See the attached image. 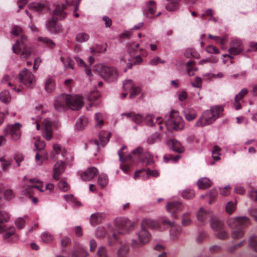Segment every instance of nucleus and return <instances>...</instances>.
Listing matches in <instances>:
<instances>
[{
  "mask_svg": "<svg viewBox=\"0 0 257 257\" xmlns=\"http://www.w3.org/2000/svg\"><path fill=\"white\" fill-rule=\"evenodd\" d=\"M214 214L209 210H205L203 208L200 207L197 214V219L202 224H205L208 220H210Z\"/></svg>",
  "mask_w": 257,
  "mask_h": 257,
  "instance_id": "13",
  "label": "nucleus"
},
{
  "mask_svg": "<svg viewBox=\"0 0 257 257\" xmlns=\"http://www.w3.org/2000/svg\"><path fill=\"white\" fill-rule=\"evenodd\" d=\"M61 154L62 156L64 157L66 156V150L62 148L60 145L59 144H54L53 145V150L51 153V159H54L55 155Z\"/></svg>",
  "mask_w": 257,
  "mask_h": 257,
  "instance_id": "26",
  "label": "nucleus"
},
{
  "mask_svg": "<svg viewBox=\"0 0 257 257\" xmlns=\"http://www.w3.org/2000/svg\"><path fill=\"white\" fill-rule=\"evenodd\" d=\"M105 230L102 226H98L95 231V236L97 238H102L105 234Z\"/></svg>",
  "mask_w": 257,
  "mask_h": 257,
  "instance_id": "60",
  "label": "nucleus"
},
{
  "mask_svg": "<svg viewBox=\"0 0 257 257\" xmlns=\"http://www.w3.org/2000/svg\"><path fill=\"white\" fill-rule=\"evenodd\" d=\"M144 119V116L141 114H134L133 116L132 120L136 123H140L142 122Z\"/></svg>",
  "mask_w": 257,
  "mask_h": 257,
  "instance_id": "64",
  "label": "nucleus"
},
{
  "mask_svg": "<svg viewBox=\"0 0 257 257\" xmlns=\"http://www.w3.org/2000/svg\"><path fill=\"white\" fill-rule=\"evenodd\" d=\"M105 217V214L102 212H96L92 214L90 218V222L91 225H94L100 222Z\"/></svg>",
  "mask_w": 257,
  "mask_h": 257,
  "instance_id": "28",
  "label": "nucleus"
},
{
  "mask_svg": "<svg viewBox=\"0 0 257 257\" xmlns=\"http://www.w3.org/2000/svg\"><path fill=\"white\" fill-rule=\"evenodd\" d=\"M30 184H28L24 186V190L22 191V194L31 197L34 194L35 190L37 189L41 192H44V190L42 189L43 182L36 179H31L29 180Z\"/></svg>",
  "mask_w": 257,
  "mask_h": 257,
  "instance_id": "9",
  "label": "nucleus"
},
{
  "mask_svg": "<svg viewBox=\"0 0 257 257\" xmlns=\"http://www.w3.org/2000/svg\"><path fill=\"white\" fill-rule=\"evenodd\" d=\"M135 86L134 82L131 79L125 80L123 82V88L125 91L131 90Z\"/></svg>",
  "mask_w": 257,
  "mask_h": 257,
  "instance_id": "49",
  "label": "nucleus"
},
{
  "mask_svg": "<svg viewBox=\"0 0 257 257\" xmlns=\"http://www.w3.org/2000/svg\"><path fill=\"white\" fill-rule=\"evenodd\" d=\"M241 45L242 42L240 40L233 38L230 42V47L228 50L229 53L231 55H236L241 53L243 51Z\"/></svg>",
  "mask_w": 257,
  "mask_h": 257,
  "instance_id": "14",
  "label": "nucleus"
},
{
  "mask_svg": "<svg viewBox=\"0 0 257 257\" xmlns=\"http://www.w3.org/2000/svg\"><path fill=\"white\" fill-rule=\"evenodd\" d=\"M55 87L56 84L54 79L50 77H47L44 82V87L47 92H52L55 90Z\"/></svg>",
  "mask_w": 257,
  "mask_h": 257,
  "instance_id": "27",
  "label": "nucleus"
},
{
  "mask_svg": "<svg viewBox=\"0 0 257 257\" xmlns=\"http://www.w3.org/2000/svg\"><path fill=\"white\" fill-rule=\"evenodd\" d=\"M95 120L96 121L95 127H100L101 126L104 122L102 114L96 113L95 114Z\"/></svg>",
  "mask_w": 257,
  "mask_h": 257,
  "instance_id": "51",
  "label": "nucleus"
},
{
  "mask_svg": "<svg viewBox=\"0 0 257 257\" xmlns=\"http://www.w3.org/2000/svg\"><path fill=\"white\" fill-rule=\"evenodd\" d=\"M130 158L139 160L146 166L152 165L154 162L153 155L141 147H138L132 151Z\"/></svg>",
  "mask_w": 257,
  "mask_h": 257,
  "instance_id": "5",
  "label": "nucleus"
},
{
  "mask_svg": "<svg viewBox=\"0 0 257 257\" xmlns=\"http://www.w3.org/2000/svg\"><path fill=\"white\" fill-rule=\"evenodd\" d=\"M135 223L126 218H120L115 222V229L119 234H123L128 233L133 229Z\"/></svg>",
  "mask_w": 257,
  "mask_h": 257,
  "instance_id": "10",
  "label": "nucleus"
},
{
  "mask_svg": "<svg viewBox=\"0 0 257 257\" xmlns=\"http://www.w3.org/2000/svg\"><path fill=\"white\" fill-rule=\"evenodd\" d=\"M14 53L19 55L23 59H28L31 55V48L28 45L27 37L22 35L12 47Z\"/></svg>",
  "mask_w": 257,
  "mask_h": 257,
  "instance_id": "3",
  "label": "nucleus"
},
{
  "mask_svg": "<svg viewBox=\"0 0 257 257\" xmlns=\"http://www.w3.org/2000/svg\"><path fill=\"white\" fill-rule=\"evenodd\" d=\"M166 125L169 130L180 131L184 127V122L177 111L172 110L170 117L166 122Z\"/></svg>",
  "mask_w": 257,
  "mask_h": 257,
  "instance_id": "6",
  "label": "nucleus"
},
{
  "mask_svg": "<svg viewBox=\"0 0 257 257\" xmlns=\"http://www.w3.org/2000/svg\"><path fill=\"white\" fill-rule=\"evenodd\" d=\"M18 80L21 85L27 88L33 87L36 82L35 75L26 68H24L19 72Z\"/></svg>",
  "mask_w": 257,
  "mask_h": 257,
  "instance_id": "7",
  "label": "nucleus"
},
{
  "mask_svg": "<svg viewBox=\"0 0 257 257\" xmlns=\"http://www.w3.org/2000/svg\"><path fill=\"white\" fill-rule=\"evenodd\" d=\"M167 144L170 149L174 151L181 153L184 152V147L177 140L171 139L167 142Z\"/></svg>",
  "mask_w": 257,
  "mask_h": 257,
  "instance_id": "21",
  "label": "nucleus"
},
{
  "mask_svg": "<svg viewBox=\"0 0 257 257\" xmlns=\"http://www.w3.org/2000/svg\"><path fill=\"white\" fill-rule=\"evenodd\" d=\"M88 120L87 117L82 116L77 119L75 126L76 128L78 130H82L87 125Z\"/></svg>",
  "mask_w": 257,
  "mask_h": 257,
  "instance_id": "33",
  "label": "nucleus"
},
{
  "mask_svg": "<svg viewBox=\"0 0 257 257\" xmlns=\"http://www.w3.org/2000/svg\"><path fill=\"white\" fill-rule=\"evenodd\" d=\"M169 4H167L165 8L168 11L173 12L178 9V3L180 0H167Z\"/></svg>",
  "mask_w": 257,
  "mask_h": 257,
  "instance_id": "35",
  "label": "nucleus"
},
{
  "mask_svg": "<svg viewBox=\"0 0 257 257\" xmlns=\"http://www.w3.org/2000/svg\"><path fill=\"white\" fill-rule=\"evenodd\" d=\"M59 189L63 192H66L69 189V186L68 183L65 181H61L58 184Z\"/></svg>",
  "mask_w": 257,
  "mask_h": 257,
  "instance_id": "61",
  "label": "nucleus"
},
{
  "mask_svg": "<svg viewBox=\"0 0 257 257\" xmlns=\"http://www.w3.org/2000/svg\"><path fill=\"white\" fill-rule=\"evenodd\" d=\"M223 111V107L221 106L211 107L210 109L204 111L196 121V125L198 127H203L212 123L220 116Z\"/></svg>",
  "mask_w": 257,
  "mask_h": 257,
  "instance_id": "2",
  "label": "nucleus"
},
{
  "mask_svg": "<svg viewBox=\"0 0 257 257\" xmlns=\"http://www.w3.org/2000/svg\"><path fill=\"white\" fill-rule=\"evenodd\" d=\"M65 163L62 161H58L53 166V178L56 180L65 171Z\"/></svg>",
  "mask_w": 257,
  "mask_h": 257,
  "instance_id": "18",
  "label": "nucleus"
},
{
  "mask_svg": "<svg viewBox=\"0 0 257 257\" xmlns=\"http://www.w3.org/2000/svg\"><path fill=\"white\" fill-rule=\"evenodd\" d=\"M99 95L96 92H93L91 93L88 96V99L90 101V106H97L99 104L100 101L99 99Z\"/></svg>",
  "mask_w": 257,
  "mask_h": 257,
  "instance_id": "32",
  "label": "nucleus"
},
{
  "mask_svg": "<svg viewBox=\"0 0 257 257\" xmlns=\"http://www.w3.org/2000/svg\"><path fill=\"white\" fill-rule=\"evenodd\" d=\"M137 238H133L131 242V247L138 249L148 244L151 240L152 235L150 232L141 224V228L136 233Z\"/></svg>",
  "mask_w": 257,
  "mask_h": 257,
  "instance_id": "4",
  "label": "nucleus"
},
{
  "mask_svg": "<svg viewBox=\"0 0 257 257\" xmlns=\"http://www.w3.org/2000/svg\"><path fill=\"white\" fill-rule=\"evenodd\" d=\"M65 200L74 205H80V202L77 201L72 194L65 195L64 196Z\"/></svg>",
  "mask_w": 257,
  "mask_h": 257,
  "instance_id": "54",
  "label": "nucleus"
},
{
  "mask_svg": "<svg viewBox=\"0 0 257 257\" xmlns=\"http://www.w3.org/2000/svg\"><path fill=\"white\" fill-rule=\"evenodd\" d=\"M0 162L1 163L2 170L4 171H6L9 166L11 165L10 162L6 159L5 156L0 158Z\"/></svg>",
  "mask_w": 257,
  "mask_h": 257,
  "instance_id": "53",
  "label": "nucleus"
},
{
  "mask_svg": "<svg viewBox=\"0 0 257 257\" xmlns=\"http://www.w3.org/2000/svg\"><path fill=\"white\" fill-rule=\"evenodd\" d=\"M154 116L152 114H147L145 118H144V120H145L148 125L153 126V125H155V123H154L153 121Z\"/></svg>",
  "mask_w": 257,
  "mask_h": 257,
  "instance_id": "63",
  "label": "nucleus"
},
{
  "mask_svg": "<svg viewBox=\"0 0 257 257\" xmlns=\"http://www.w3.org/2000/svg\"><path fill=\"white\" fill-rule=\"evenodd\" d=\"M181 233V227L175 223L170 229V236L172 240L178 239L180 234Z\"/></svg>",
  "mask_w": 257,
  "mask_h": 257,
  "instance_id": "25",
  "label": "nucleus"
},
{
  "mask_svg": "<svg viewBox=\"0 0 257 257\" xmlns=\"http://www.w3.org/2000/svg\"><path fill=\"white\" fill-rule=\"evenodd\" d=\"M11 99L9 92L4 90L0 93V100L2 102L7 103L10 102Z\"/></svg>",
  "mask_w": 257,
  "mask_h": 257,
  "instance_id": "44",
  "label": "nucleus"
},
{
  "mask_svg": "<svg viewBox=\"0 0 257 257\" xmlns=\"http://www.w3.org/2000/svg\"><path fill=\"white\" fill-rule=\"evenodd\" d=\"M89 36L87 33L80 32L78 33L75 37L76 41L80 43H84L88 40Z\"/></svg>",
  "mask_w": 257,
  "mask_h": 257,
  "instance_id": "39",
  "label": "nucleus"
},
{
  "mask_svg": "<svg viewBox=\"0 0 257 257\" xmlns=\"http://www.w3.org/2000/svg\"><path fill=\"white\" fill-rule=\"evenodd\" d=\"M212 182L211 180L206 177H203L198 180L197 185L199 188L201 189H206L211 186Z\"/></svg>",
  "mask_w": 257,
  "mask_h": 257,
  "instance_id": "30",
  "label": "nucleus"
},
{
  "mask_svg": "<svg viewBox=\"0 0 257 257\" xmlns=\"http://www.w3.org/2000/svg\"><path fill=\"white\" fill-rule=\"evenodd\" d=\"M220 149L217 146H214L213 150H212V155L213 158L215 161H218L220 160Z\"/></svg>",
  "mask_w": 257,
  "mask_h": 257,
  "instance_id": "55",
  "label": "nucleus"
},
{
  "mask_svg": "<svg viewBox=\"0 0 257 257\" xmlns=\"http://www.w3.org/2000/svg\"><path fill=\"white\" fill-rule=\"evenodd\" d=\"M226 223L229 228H244L249 224L250 220L246 216L230 217L227 220Z\"/></svg>",
  "mask_w": 257,
  "mask_h": 257,
  "instance_id": "12",
  "label": "nucleus"
},
{
  "mask_svg": "<svg viewBox=\"0 0 257 257\" xmlns=\"http://www.w3.org/2000/svg\"><path fill=\"white\" fill-rule=\"evenodd\" d=\"M182 197L186 199H190L195 196V192L193 190L187 189L181 192Z\"/></svg>",
  "mask_w": 257,
  "mask_h": 257,
  "instance_id": "42",
  "label": "nucleus"
},
{
  "mask_svg": "<svg viewBox=\"0 0 257 257\" xmlns=\"http://www.w3.org/2000/svg\"><path fill=\"white\" fill-rule=\"evenodd\" d=\"M235 203L232 201H229L226 205L225 208L227 213L231 214L235 209Z\"/></svg>",
  "mask_w": 257,
  "mask_h": 257,
  "instance_id": "57",
  "label": "nucleus"
},
{
  "mask_svg": "<svg viewBox=\"0 0 257 257\" xmlns=\"http://www.w3.org/2000/svg\"><path fill=\"white\" fill-rule=\"evenodd\" d=\"M65 5H63L62 6H57L53 11L52 18L56 21L64 19L66 16V14L63 11V9H65Z\"/></svg>",
  "mask_w": 257,
  "mask_h": 257,
  "instance_id": "23",
  "label": "nucleus"
},
{
  "mask_svg": "<svg viewBox=\"0 0 257 257\" xmlns=\"http://www.w3.org/2000/svg\"><path fill=\"white\" fill-rule=\"evenodd\" d=\"M35 111L36 115V118H32L33 119H36L35 123H36V128L39 130L40 126L38 122L44 116L46 111L43 108L42 106L40 105H37L35 108Z\"/></svg>",
  "mask_w": 257,
  "mask_h": 257,
  "instance_id": "22",
  "label": "nucleus"
},
{
  "mask_svg": "<svg viewBox=\"0 0 257 257\" xmlns=\"http://www.w3.org/2000/svg\"><path fill=\"white\" fill-rule=\"evenodd\" d=\"M97 182L101 188H103L106 186L108 183L107 176L103 174H100L98 178Z\"/></svg>",
  "mask_w": 257,
  "mask_h": 257,
  "instance_id": "41",
  "label": "nucleus"
},
{
  "mask_svg": "<svg viewBox=\"0 0 257 257\" xmlns=\"http://www.w3.org/2000/svg\"><path fill=\"white\" fill-rule=\"evenodd\" d=\"M141 224L145 228L149 227L152 230L163 231L164 228L161 226L160 222L157 220L151 219H144Z\"/></svg>",
  "mask_w": 257,
  "mask_h": 257,
  "instance_id": "16",
  "label": "nucleus"
},
{
  "mask_svg": "<svg viewBox=\"0 0 257 257\" xmlns=\"http://www.w3.org/2000/svg\"><path fill=\"white\" fill-rule=\"evenodd\" d=\"M38 41L52 48L55 46L54 42L47 37H40L38 38Z\"/></svg>",
  "mask_w": 257,
  "mask_h": 257,
  "instance_id": "48",
  "label": "nucleus"
},
{
  "mask_svg": "<svg viewBox=\"0 0 257 257\" xmlns=\"http://www.w3.org/2000/svg\"><path fill=\"white\" fill-rule=\"evenodd\" d=\"M97 173V170L95 167H89L81 173V178L84 181H89L92 179Z\"/></svg>",
  "mask_w": 257,
  "mask_h": 257,
  "instance_id": "20",
  "label": "nucleus"
},
{
  "mask_svg": "<svg viewBox=\"0 0 257 257\" xmlns=\"http://www.w3.org/2000/svg\"><path fill=\"white\" fill-rule=\"evenodd\" d=\"M184 114L186 119L188 121L194 120L197 116L196 111L192 109H188L185 110L184 111Z\"/></svg>",
  "mask_w": 257,
  "mask_h": 257,
  "instance_id": "38",
  "label": "nucleus"
},
{
  "mask_svg": "<svg viewBox=\"0 0 257 257\" xmlns=\"http://www.w3.org/2000/svg\"><path fill=\"white\" fill-rule=\"evenodd\" d=\"M128 251V246L126 244H122L118 248L117 255L118 257H123L125 255Z\"/></svg>",
  "mask_w": 257,
  "mask_h": 257,
  "instance_id": "46",
  "label": "nucleus"
},
{
  "mask_svg": "<svg viewBox=\"0 0 257 257\" xmlns=\"http://www.w3.org/2000/svg\"><path fill=\"white\" fill-rule=\"evenodd\" d=\"M232 229L231 236L233 239H239L243 237L244 231L243 228H230Z\"/></svg>",
  "mask_w": 257,
  "mask_h": 257,
  "instance_id": "31",
  "label": "nucleus"
},
{
  "mask_svg": "<svg viewBox=\"0 0 257 257\" xmlns=\"http://www.w3.org/2000/svg\"><path fill=\"white\" fill-rule=\"evenodd\" d=\"M83 105L81 97L78 95L62 94L55 99L54 106L56 110L63 111L69 108L73 110L80 109Z\"/></svg>",
  "mask_w": 257,
  "mask_h": 257,
  "instance_id": "1",
  "label": "nucleus"
},
{
  "mask_svg": "<svg viewBox=\"0 0 257 257\" xmlns=\"http://www.w3.org/2000/svg\"><path fill=\"white\" fill-rule=\"evenodd\" d=\"M100 75L104 80L108 82H112L117 80L119 74L114 67L102 66L100 69Z\"/></svg>",
  "mask_w": 257,
  "mask_h": 257,
  "instance_id": "11",
  "label": "nucleus"
},
{
  "mask_svg": "<svg viewBox=\"0 0 257 257\" xmlns=\"http://www.w3.org/2000/svg\"><path fill=\"white\" fill-rule=\"evenodd\" d=\"M156 10V4L155 2L150 1L146 4V8L144 10V15L147 19H152Z\"/></svg>",
  "mask_w": 257,
  "mask_h": 257,
  "instance_id": "19",
  "label": "nucleus"
},
{
  "mask_svg": "<svg viewBox=\"0 0 257 257\" xmlns=\"http://www.w3.org/2000/svg\"><path fill=\"white\" fill-rule=\"evenodd\" d=\"M61 61L65 69H73L74 62L69 57L61 58Z\"/></svg>",
  "mask_w": 257,
  "mask_h": 257,
  "instance_id": "40",
  "label": "nucleus"
},
{
  "mask_svg": "<svg viewBox=\"0 0 257 257\" xmlns=\"http://www.w3.org/2000/svg\"><path fill=\"white\" fill-rule=\"evenodd\" d=\"M206 51L209 54H219V50L213 45H208L206 48Z\"/></svg>",
  "mask_w": 257,
  "mask_h": 257,
  "instance_id": "62",
  "label": "nucleus"
},
{
  "mask_svg": "<svg viewBox=\"0 0 257 257\" xmlns=\"http://www.w3.org/2000/svg\"><path fill=\"white\" fill-rule=\"evenodd\" d=\"M190 213L189 212L184 213L182 215V224L183 226H188L192 223V220L190 217Z\"/></svg>",
  "mask_w": 257,
  "mask_h": 257,
  "instance_id": "47",
  "label": "nucleus"
},
{
  "mask_svg": "<svg viewBox=\"0 0 257 257\" xmlns=\"http://www.w3.org/2000/svg\"><path fill=\"white\" fill-rule=\"evenodd\" d=\"M183 207L182 204L178 201L169 202L166 206L167 210L173 215L182 211Z\"/></svg>",
  "mask_w": 257,
  "mask_h": 257,
  "instance_id": "17",
  "label": "nucleus"
},
{
  "mask_svg": "<svg viewBox=\"0 0 257 257\" xmlns=\"http://www.w3.org/2000/svg\"><path fill=\"white\" fill-rule=\"evenodd\" d=\"M248 245L252 249L257 252V236L250 237Z\"/></svg>",
  "mask_w": 257,
  "mask_h": 257,
  "instance_id": "50",
  "label": "nucleus"
},
{
  "mask_svg": "<svg viewBox=\"0 0 257 257\" xmlns=\"http://www.w3.org/2000/svg\"><path fill=\"white\" fill-rule=\"evenodd\" d=\"M96 254L97 257H108L107 249L104 246L98 247Z\"/></svg>",
  "mask_w": 257,
  "mask_h": 257,
  "instance_id": "52",
  "label": "nucleus"
},
{
  "mask_svg": "<svg viewBox=\"0 0 257 257\" xmlns=\"http://www.w3.org/2000/svg\"><path fill=\"white\" fill-rule=\"evenodd\" d=\"M45 5L40 3H32L30 4L29 8L35 11H40L43 10Z\"/></svg>",
  "mask_w": 257,
  "mask_h": 257,
  "instance_id": "59",
  "label": "nucleus"
},
{
  "mask_svg": "<svg viewBox=\"0 0 257 257\" xmlns=\"http://www.w3.org/2000/svg\"><path fill=\"white\" fill-rule=\"evenodd\" d=\"M117 235L115 233H111L108 235V244L110 246L114 244L115 242L117 239Z\"/></svg>",
  "mask_w": 257,
  "mask_h": 257,
  "instance_id": "58",
  "label": "nucleus"
},
{
  "mask_svg": "<svg viewBox=\"0 0 257 257\" xmlns=\"http://www.w3.org/2000/svg\"><path fill=\"white\" fill-rule=\"evenodd\" d=\"M216 237L220 239H226L229 237V234L225 229V227L215 233Z\"/></svg>",
  "mask_w": 257,
  "mask_h": 257,
  "instance_id": "43",
  "label": "nucleus"
},
{
  "mask_svg": "<svg viewBox=\"0 0 257 257\" xmlns=\"http://www.w3.org/2000/svg\"><path fill=\"white\" fill-rule=\"evenodd\" d=\"M22 127L21 123L16 122L14 124H8L4 128L3 132L5 136H10L12 140L17 141L21 137V129Z\"/></svg>",
  "mask_w": 257,
  "mask_h": 257,
  "instance_id": "8",
  "label": "nucleus"
},
{
  "mask_svg": "<svg viewBox=\"0 0 257 257\" xmlns=\"http://www.w3.org/2000/svg\"><path fill=\"white\" fill-rule=\"evenodd\" d=\"M210 221V226L215 233L225 227L223 222L216 218L214 215L213 217L211 218Z\"/></svg>",
  "mask_w": 257,
  "mask_h": 257,
  "instance_id": "24",
  "label": "nucleus"
},
{
  "mask_svg": "<svg viewBox=\"0 0 257 257\" xmlns=\"http://www.w3.org/2000/svg\"><path fill=\"white\" fill-rule=\"evenodd\" d=\"M9 219V214L5 211H0V233L5 230V223Z\"/></svg>",
  "mask_w": 257,
  "mask_h": 257,
  "instance_id": "29",
  "label": "nucleus"
},
{
  "mask_svg": "<svg viewBox=\"0 0 257 257\" xmlns=\"http://www.w3.org/2000/svg\"><path fill=\"white\" fill-rule=\"evenodd\" d=\"M46 27L48 31L51 33H56L58 31L56 27V20L53 18L46 23Z\"/></svg>",
  "mask_w": 257,
  "mask_h": 257,
  "instance_id": "36",
  "label": "nucleus"
},
{
  "mask_svg": "<svg viewBox=\"0 0 257 257\" xmlns=\"http://www.w3.org/2000/svg\"><path fill=\"white\" fill-rule=\"evenodd\" d=\"M145 170H140L136 172L134 175L135 179H146L147 178V173L144 172Z\"/></svg>",
  "mask_w": 257,
  "mask_h": 257,
  "instance_id": "56",
  "label": "nucleus"
},
{
  "mask_svg": "<svg viewBox=\"0 0 257 257\" xmlns=\"http://www.w3.org/2000/svg\"><path fill=\"white\" fill-rule=\"evenodd\" d=\"M41 238L42 241L45 243H49L54 239L53 235L48 232L42 233L41 235Z\"/></svg>",
  "mask_w": 257,
  "mask_h": 257,
  "instance_id": "45",
  "label": "nucleus"
},
{
  "mask_svg": "<svg viewBox=\"0 0 257 257\" xmlns=\"http://www.w3.org/2000/svg\"><path fill=\"white\" fill-rule=\"evenodd\" d=\"M110 133L106 131L101 132L99 134V140L101 145L103 146L106 144L110 138Z\"/></svg>",
  "mask_w": 257,
  "mask_h": 257,
  "instance_id": "34",
  "label": "nucleus"
},
{
  "mask_svg": "<svg viewBox=\"0 0 257 257\" xmlns=\"http://www.w3.org/2000/svg\"><path fill=\"white\" fill-rule=\"evenodd\" d=\"M42 135L47 140H50L52 137V123L49 118H46L43 122Z\"/></svg>",
  "mask_w": 257,
  "mask_h": 257,
  "instance_id": "15",
  "label": "nucleus"
},
{
  "mask_svg": "<svg viewBox=\"0 0 257 257\" xmlns=\"http://www.w3.org/2000/svg\"><path fill=\"white\" fill-rule=\"evenodd\" d=\"M89 255L88 252L84 248H78L72 252V257H87Z\"/></svg>",
  "mask_w": 257,
  "mask_h": 257,
  "instance_id": "37",
  "label": "nucleus"
}]
</instances>
